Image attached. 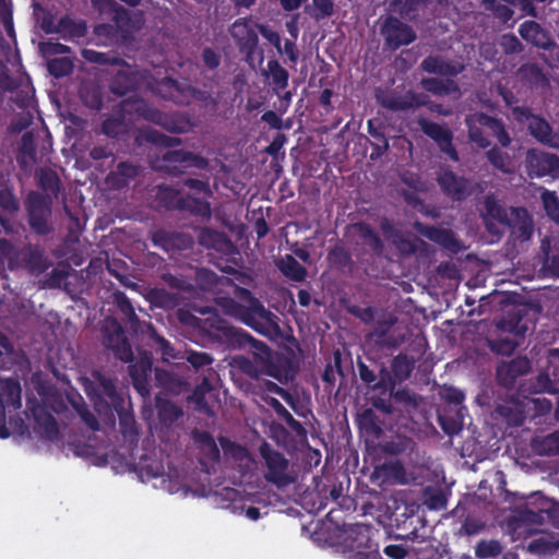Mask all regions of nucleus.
Instances as JSON below:
<instances>
[{"mask_svg":"<svg viewBox=\"0 0 559 559\" xmlns=\"http://www.w3.org/2000/svg\"><path fill=\"white\" fill-rule=\"evenodd\" d=\"M195 284L203 292H215L218 287L231 288L233 297L216 293L214 301L224 314L231 317L262 335H269L275 325L274 314L246 287L231 280L218 276L214 271L200 267L195 271Z\"/></svg>","mask_w":559,"mask_h":559,"instance_id":"1","label":"nucleus"},{"mask_svg":"<svg viewBox=\"0 0 559 559\" xmlns=\"http://www.w3.org/2000/svg\"><path fill=\"white\" fill-rule=\"evenodd\" d=\"M95 382L85 384V392L94 404L99 416L114 419L115 414L119 418V429L126 442L138 444L140 431L136 420L131 412L126 409L124 400L117 391L112 379L105 377L99 371L93 373Z\"/></svg>","mask_w":559,"mask_h":559,"instance_id":"2","label":"nucleus"},{"mask_svg":"<svg viewBox=\"0 0 559 559\" xmlns=\"http://www.w3.org/2000/svg\"><path fill=\"white\" fill-rule=\"evenodd\" d=\"M217 74L204 75L202 88H200L187 80L166 76L157 83V92L162 98L170 100L176 105L189 106L195 100L205 107H216L218 102L214 97L212 88L217 84Z\"/></svg>","mask_w":559,"mask_h":559,"instance_id":"3","label":"nucleus"},{"mask_svg":"<svg viewBox=\"0 0 559 559\" xmlns=\"http://www.w3.org/2000/svg\"><path fill=\"white\" fill-rule=\"evenodd\" d=\"M0 264H7L10 271L25 270L37 276L50 267L51 261L39 245L28 243L16 248L9 240L0 238Z\"/></svg>","mask_w":559,"mask_h":559,"instance_id":"4","label":"nucleus"},{"mask_svg":"<svg viewBox=\"0 0 559 559\" xmlns=\"http://www.w3.org/2000/svg\"><path fill=\"white\" fill-rule=\"evenodd\" d=\"M524 312V309L513 308L497 322L496 326L501 334L487 340V346L492 353L510 356L520 346L528 330L523 322Z\"/></svg>","mask_w":559,"mask_h":559,"instance_id":"5","label":"nucleus"},{"mask_svg":"<svg viewBox=\"0 0 559 559\" xmlns=\"http://www.w3.org/2000/svg\"><path fill=\"white\" fill-rule=\"evenodd\" d=\"M121 106L123 111H134L146 121L159 126L170 133L180 134L189 129V121L182 116L166 114L141 98L126 99Z\"/></svg>","mask_w":559,"mask_h":559,"instance_id":"6","label":"nucleus"},{"mask_svg":"<svg viewBox=\"0 0 559 559\" xmlns=\"http://www.w3.org/2000/svg\"><path fill=\"white\" fill-rule=\"evenodd\" d=\"M114 304L118 308L121 320L129 328V330L134 333H148L151 337L156 342L159 346L162 354L164 356H171L174 348L170 343L165 340L163 336L158 335L155 328L151 322L141 321L135 313L134 307L131 304L129 297L121 290H116L112 294Z\"/></svg>","mask_w":559,"mask_h":559,"instance_id":"7","label":"nucleus"},{"mask_svg":"<svg viewBox=\"0 0 559 559\" xmlns=\"http://www.w3.org/2000/svg\"><path fill=\"white\" fill-rule=\"evenodd\" d=\"M205 335L209 340L223 347L224 349H241L246 348L251 335L242 330L229 324L226 320L218 316L206 318Z\"/></svg>","mask_w":559,"mask_h":559,"instance_id":"8","label":"nucleus"},{"mask_svg":"<svg viewBox=\"0 0 559 559\" xmlns=\"http://www.w3.org/2000/svg\"><path fill=\"white\" fill-rule=\"evenodd\" d=\"M259 453L264 460L266 467L264 478L267 483L277 488H285L295 483L296 478L289 472V462L283 453L274 450L267 442L260 445Z\"/></svg>","mask_w":559,"mask_h":559,"instance_id":"9","label":"nucleus"},{"mask_svg":"<svg viewBox=\"0 0 559 559\" xmlns=\"http://www.w3.org/2000/svg\"><path fill=\"white\" fill-rule=\"evenodd\" d=\"M103 345L111 350L114 356L124 362L134 359L132 346L126 335L122 324L114 317H107L102 328Z\"/></svg>","mask_w":559,"mask_h":559,"instance_id":"10","label":"nucleus"},{"mask_svg":"<svg viewBox=\"0 0 559 559\" xmlns=\"http://www.w3.org/2000/svg\"><path fill=\"white\" fill-rule=\"evenodd\" d=\"M162 162L160 170L171 177L185 175L189 167L205 170L210 166L206 157L187 150H169L163 154Z\"/></svg>","mask_w":559,"mask_h":559,"instance_id":"11","label":"nucleus"},{"mask_svg":"<svg viewBox=\"0 0 559 559\" xmlns=\"http://www.w3.org/2000/svg\"><path fill=\"white\" fill-rule=\"evenodd\" d=\"M27 222L29 228L38 236H47L53 233L50 222V201L37 192H31L26 200Z\"/></svg>","mask_w":559,"mask_h":559,"instance_id":"12","label":"nucleus"},{"mask_svg":"<svg viewBox=\"0 0 559 559\" xmlns=\"http://www.w3.org/2000/svg\"><path fill=\"white\" fill-rule=\"evenodd\" d=\"M380 33L384 38L385 46L391 50H397L402 46H407L417 38L412 26L393 15L385 17Z\"/></svg>","mask_w":559,"mask_h":559,"instance_id":"13","label":"nucleus"},{"mask_svg":"<svg viewBox=\"0 0 559 559\" xmlns=\"http://www.w3.org/2000/svg\"><path fill=\"white\" fill-rule=\"evenodd\" d=\"M26 413H29L33 417L34 432L40 438L49 441H55L59 438L58 423L46 405L36 400H28Z\"/></svg>","mask_w":559,"mask_h":559,"instance_id":"14","label":"nucleus"},{"mask_svg":"<svg viewBox=\"0 0 559 559\" xmlns=\"http://www.w3.org/2000/svg\"><path fill=\"white\" fill-rule=\"evenodd\" d=\"M418 126L423 133L431 139L452 162L457 163L460 160L459 153L453 144V132L450 128L426 118H419Z\"/></svg>","mask_w":559,"mask_h":559,"instance_id":"15","label":"nucleus"},{"mask_svg":"<svg viewBox=\"0 0 559 559\" xmlns=\"http://www.w3.org/2000/svg\"><path fill=\"white\" fill-rule=\"evenodd\" d=\"M380 230L385 238L402 257H409L416 253L419 239L411 233L397 229L393 222L388 217L380 221Z\"/></svg>","mask_w":559,"mask_h":559,"instance_id":"16","label":"nucleus"},{"mask_svg":"<svg viewBox=\"0 0 559 559\" xmlns=\"http://www.w3.org/2000/svg\"><path fill=\"white\" fill-rule=\"evenodd\" d=\"M345 547L355 551L357 556L369 557L372 559H381L380 554L373 549V543L369 536V528L366 525L355 523L345 530Z\"/></svg>","mask_w":559,"mask_h":559,"instance_id":"17","label":"nucleus"},{"mask_svg":"<svg viewBox=\"0 0 559 559\" xmlns=\"http://www.w3.org/2000/svg\"><path fill=\"white\" fill-rule=\"evenodd\" d=\"M437 182L442 193L453 201H464L473 193L471 181L449 168L442 169L438 174Z\"/></svg>","mask_w":559,"mask_h":559,"instance_id":"18","label":"nucleus"},{"mask_svg":"<svg viewBox=\"0 0 559 559\" xmlns=\"http://www.w3.org/2000/svg\"><path fill=\"white\" fill-rule=\"evenodd\" d=\"M527 175L531 178H543L559 174V156L531 150L525 158Z\"/></svg>","mask_w":559,"mask_h":559,"instance_id":"19","label":"nucleus"},{"mask_svg":"<svg viewBox=\"0 0 559 559\" xmlns=\"http://www.w3.org/2000/svg\"><path fill=\"white\" fill-rule=\"evenodd\" d=\"M230 35L236 40L239 51L243 53L247 59L253 58L258 49L259 36L250 26L249 19H237L231 24Z\"/></svg>","mask_w":559,"mask_h":559,"instance_id":"20","label":"nucleus"},{"mask_svg":"<svg viewBox=\"0 0 559 559\" xmlns=\"http://www.w3.org/2000/svg\"><path fill=\"white\" fill-rule=\"evenodd\" d=\"M532 369L531 360L525 356H518L497 366L496 379L500 386L512 389L516 379L528 373Z\"/></svg>","mask_w":559,"mask_h":559,"instance_id":"21","label":"nucleus"},{"mask_svg":"<svg viewBox=\"0 0 559 559\" xmlns=\"http://www.w3.org/2000/svg\"><path fill=\"white\" fill-rule=\"evenodd\" d=\"M379 450L386 456L412 460V454L416 450L415 440L405 433H392L383 437L379 441Z\"/></svg>","mask_w":559,"mask_h":559,"instance_id":"22","label":"nucleus"},{"mask_svg":"<svg viewBox=\"0 0 559 559\" xmlns=\"http://www.w3.org/2000/svg\"><path fill=\"white\" fill-rule=\"evenodd\" d=\"M43 29L47 33L59 34L64 39H73L83 37L86 33V24L84 21H75L70 15L61 16L57 24L44 21Z\"/></svg>","mask_w":559,"mask_h":559,"instance_id":"23","label":"nucleus"},{"mask_svg":"<svg viewBox=\"0 0 559 559\" xmlns=\"http://www.w3.org/2000/svg\"><path fill=\"white\" fill-rule=\"evenodd\" d=\"M370 368L360 358L357 361V369L360 380L372 389H386L392 383L391 372L384 366L373 364Z\"/></svg>","mask_w":559,"mask_h":559,"instance_id":"24","label":"nucleus"},{"mask_svg":"<svg viewBox=\"0 0 559 559\" xmlns=\"http://www.w3.org/2000/svg\"><path fill=\"white\" fill-rule=\"evenodd\" d=\"M420 68L427 73L444 76L445 79H453L464 70V66L459 62L447 61L432 55L421 61Z\"/></svg>","mask_w":559,"mask_h":559,"instance_id":"25","label":"nucleus"},{"mask_svg":"<svg viewBox=\"0 0 559 559\" xmlns=\"http://www.w3.org/2000/svg\"><path fill=\"white\" fill-rule=\"evenodd\" d=\"M519 34L527 43L542 48L550 49L555 46L549 33L535 21H525L519 27Z\"/></svg>","mask_w":559,"mask_h":559,"instance_id":"26","label":"nucleus"},{"mask_svg":"<svg viewBox=\"0 0 559 559\" xmlns=\"http://www.w3.org/2000/svg\"><path fill=\"white\" fill-rule=\"evenodd\" d=\"M414 227L420 235L425 236L430 241H433L448 249H459V241L451 229L429 226L420 222H416Z\"/></svg>","mask_w":559,"mask_h":559,"instance_id":"27","label":"nucleus"},{"mask_svg":"<svg viewBox=\"0 0 559 559\" xmlns=\"http://www.w3.org/2000/svg\"><path fill=\"white\" fill-rule=\"evenodd\" d=\"M527 130L539 143L559 150V133L554 132L545 118L538 115L533 117V120L527 124Z\"/></svg>","mask_w":559,"mask_h":559,"instance_id":"28","label":"nucleus"},{"mask_svg":"<svg viewBox=\"0 0 559 559\" xmlns=\"http://www.w3.org/2000/svg\"><path fill=\"white\" fill-rule=\"evenodd\" d=\"M0 226L7 233L12 230L11 215L15 214L20 209V202L9 188L0 190Z\"/></svg>","mask_w":559,"mask_h":559,"instance_id":"29","label":"nucleus"},{"mask_svg":"<svg viewBox=\"0 0 559 559\" xmlns=\"http://www.w3.org/2000/svg\"><path fill=\"white\" fill-rule=\"evenodd\" d=\"M134 141L138 145L152 143L163 147H174L182 143L180 138L166 135L153 128L140 129L135 134Z\"/></svg>","mask_w":559,"mask_h":559,"instance_id":"30","label":"nucleus"},{"mask_svg":"<svg viewBox=\"0 0 559 559\" xmlns=\"http://www.w3.org/2000/svg\"><path fill=\"white\" fill-rule=\"evenodd\" d=\"M511 214L516 218L521 219L516 224L512 225L508 219L507 214L503 213V216H499L501 223H506L511 227L512 234L521 240H528L533 234L532 221L527 217V211L522 207H512Z\"/></svg>","mask_w":559,"mask_h":559,"instance_id":"31","label":"nucleus"},{"mask_svg":"<svg viewBox=\"0 0 559 559\" xmlns=\"http://www.w3.org/2000/svg\"><path fill=\"white\" fill-rule=\"evenodd\" d=\"M145 299L155 308L173 310L179 307L181 297L165 288L154 287L147 290Z\"/></svg>","mask_w":559,"mask_h":559,"instance_id":"32","label":"nucleus"},{"mask_svg":"<svg viewBox=\"0 0 559 559\" xmlns=\"http://www.w3.org/2000/svg\"><path fill=\"white\" fill-rule=\"evenodd\" d=\"M278 271L288 280L297 283L306 281L307 269L301 265L292 254H285L275 261Z\"/></svg>","mask_w":559,"mask_h":559,"instance_id":"33","label":"nucleus"},{"mask_svg":"<svg viewBox=\"0 0 559 559\" xmlns=\"http://www.w3.org/2000/svg\"><path fill=\"white\" fill-rule=\"evenodd\" d=\"M178 211H185L193 216L201 217L203 219H210L212 216L211 204L209 201L200 198L192 197L190 194H182Z\"/></svg>","mask_w":559,"mask_h":559,"instance_id":"34","label":"nucleus"},{"mask_svg":"<svg viewBox=\"0 0 559 559\" xmlns=\"http://www.w3.org/2000/svg\"><path fill=\"white\" fill-rule=\"evenodd\" d=\"M353 228L358 233L362 239L364 245L367 246L374 255L381 257L384 251V243L376 230L365 222H358L353 225Z\"/></svg>","mask_w":559,"mask_h":559,"instance_id":"35","label":"nucleus"},{"mask_svg":"<svg viewBox=\"0 0 559 559\" xmlns=\"http://www.w3.org/2000/svg\"><path fill=\"white\" fill-rule=\"evenodd\" d=\"M476 121L487 128L490 133L497 138L499 144L503 147H508L511 143V138L506 130L504 123L501 119L491 117L485 112H479Z\"/></svg>","mask_w":559,"mask_h":559,"instance_id":"36","label":"nucleus"},{"mask_svg":"<svg viewBox=\"0 0 559 559\" xmlns=\"http://www.w3.org/2000/svg\"><path fill=\"white\" fill-rule=\"evenodd\" d=\"M421 86L437 96H448L460 92V86L453 79L424 78Z\"/></svg>","mask_w":559,"mask_h":559,"instance_id":"37","label":"nucleus"},{"mask_svg":"<svg viewBox=\"0 0 559 559\" xmlns=\"http://www.w3.org/2000/svg\"><path fill=\"white\" fill-rule=\"evenodd\" d=\"M399 538L411 540L413 543L411 551L419 558L421 552H427V558L433 557L435 547L432 539L425 533H420L417 528H414L405 536H397Z\"/></svg>","mask_w":559,"mask_h":559,"instance_id":"38","label":"nucleus"},{"mask_svg":"<svg viewBox=\"0 0 559 559\" xmlns=\"http://www.w3.org/2000/svg\"><path fill=\"white\" fill-rule=\"evenodd\" d=\"M182 194L179 190L174 189L166 185H158L155 188L154 199L158 209L164 210H178L180 198Z\"/></svg>","mask_w":559,"mask_h":559,"instance_id":"39","label":"nucleus"},{"mask_svg":"<svg viewBox=\"0 0 559 559\" xmlns=\"http://www.w3.org/2000/svg\"><path fill=\"white\" fill-rule=\"evenodd\" d=\"M326 261L330 267L340 271H344L346 269L352 270L353 267L352 254L345 247L341 245H335L329 248L326 253Z\"/></svg>","mask_w":559,"mask_h":559,"instance_id":"40","label":"nucleus"},{"mask_svg":"<svg viewBox=\"0 0 559 559\" xmlns=\"http://www.w3.org/2000/svg\"><path fill=\"white\" fill-rule=\"evenodd\" d=\"M141 173V167L130 162H120L116 171L108 176V180H115L116 186L122 188L129 183L131 179L136 178Z\"/></svg>","mask_w":559,"mask_h":559,"instance_id":"41","label":"nucleus"},{"mask_svg":"<svg viewBox=\"0 0 559 559\" xmlns=\"http://www.w3.org/2000/svg\"><path fill=\"white\" fill-rule=\"evenodd\" d=\"M136 85V80L133 73L129 70H119L112 78L109 88L110 92L118 96H124L133 91Z\"/></svg>","mask_w":559,"mask_h":559,"instance_id":"42","label":"nucleus"},{"mask_svg":"<svg viewBox=\"0 0 559 559\" xmlns=\"http://www.w3.org/2000/svg\"><path fill=\"white\" fill-rule=\"evenodd\" d=\"M157 416L159 421L165 426H171L182 415V409L169 400H156Z\"/></svg>","mask_w":559,"mask_h":559,"instance_id":"43","label":"nucleus"},{"mask_svg":"<svg viewBox=\"0 0 559 559\" xmlns=\"http://www.w3.org/2000/svg\"><path fill=\"white\" fill-rule=\"evenodd\" d=\"M267 74L276 93L284 91L288 86L289 73L276 59L269 60Z\"/></svg>","mask_w":559,"mask_h":559,"instance_id":"44","label":"nucleus"},{"mask_svg":"<svg viewBox=\"0 0 559 559\" xmlns=\"http://www.w3.org/2000/svg\"><path fill=\"white\" fill-rule=\"evenodd\" d=\"M16 159L21 166H24L27 163H35L36 144L34 134L31 131H26L22 134Z\"/></svg>","mask_w":559,"mask_h":559,"instance_id":"45","label":"nucleus"},{"mask_svg":"<svg viewBox=\"0 0 559 559\" xmlns=\"http://www.w3.org/2000/svg\"><path fill=\"white\" fill-rule=\"evenodd\" d=\"M358 426L366 433L376 438H380L383 430L380 425L379 417L371 408L364 409L357 417Z\"/></svg>","mask_w":559,"mask_h":559,"instance_id":"46","label":"nucleus"},{"mask_svg":"<svg viewBox=\"0 0 559 559\" xmlns=\"http://www.w3.org/2000/svg\"><path fill=\"white\" fill-rule=\"evenodd\" d=\"M371 336L376 346L381 349H395L404 343L403 335L391 332L389 329L376 330Z\"/></svg>","mask_w":559,"mask_h":559,"instance_id":"47","label":"nucleus"},{"mask_svg":"<svg viewBox=\"0 0 559 559\" xmlns=\"http://www.w3.org/2000/svg\"><path fill=\"white\" fill-rule=\"evenodd\" d=\"M520 73L532 88H545L549 85L546 74L537 64H524L520 68Z\"/></svg>","mask_w":559,"mask_h":559,"instance_id":"48","label":"nucleus"},{"mask_svg":"<svg viewBox=\"0 0 559 559\" xmlns=\"http://www.w3.org/2000/svg\"><path fill=\"white\" fill-rule=\"evenodd\" d=\"M479 112L467 115L465 118V124L467 127L468 139L477 144L481 148H487L490 145V141L484 135L483 124H479L476 119Z\"/></svg>","mask_w":559,"mask_h":559,"instance_id":"49","label":"nucleus"},{"mask_svg":"<svg viewBox=\"0 0 559 559\" xmlns=\"http://www.w3.org/2000/svg\"><path fill=\"white\" fill-rule=\"evenodd\" d=\"M83 57L92 63H97L100 66H121L124 68H130V66L120 57L111 53V52H100L93 49H84Z\"/></svg>","mask_w":559,"mask_h":559,"instance_id":"50","label":"nucleus"},{"mask_svg":"<svg viewBox=\"0 0 559 559\" xmlns=\"http://www.w3.org/2000/svg\"><path fill=\"white\" fill-rule=\"evenodd\" d=\"M533 448L539 455L559 454V431L551 432L540 439L533 440Z\"/></svg>","mask_w":559,"mask_h":559,"instance_id":"51","label":"nucleus"},{"mask_svg":"<svg viewBox=\"0 0 559 559\" xmlns=\"http://www.w3.org/2000/svg\"><path fill=\"white\" fill-rule=\"evenodd\" d=\"M426 0H393L395 12L403 19L414 21L419 16Z\"/></svg>","mask_w":559,"mask_h":559,"instance_id":"52","label":"nucleus"},{"mask_svg":"<svg viewBox=\"0 0 559 559\" xmlns=\"http://www.w3.org/2000/svg\"><path fill=\"white\" fill-rule=\"evenodd\" d=\"M415 360L405 354H399L392 359V373L399 381H405L411 377L414 369Z\"/></svg>","mask_w":559,"mask_h":559,"instance_id":"53","label":"nucleus"},{"mask_svg":"<svg viewBox=\"0 0 559 559\" xmlns=\"http://www.w3.org/2000/svg\"><path fill=\"white\" fill-rule=\"evenodd\" d=\"M486 158L496 169L503 174H511V157L497 145L492 146L486 152Z\"/></svg>","mask_w":559,"mask_h":559,"instance_id":"54","label":"nucleus"},{"mask_svg":"<svg viewBox=\"0 0 559 559\" xmlns=\"http://www.w3.org/2000/svg\"><path fill=\"white\" fill-rule=\"evenodd\" d=\"M72 407L75 409L82 421L93 431L99 430V423L95 415L90 411L83 397L79 395L71 400Z\"/></svg>","mask_w":559,"mask_h":559,"instance_id":"55","label":"nucleus"},{"mask_svg":"<svg viewBox=\"0 0 559 559\" xmlns=\"http://www.w3.org/2000/svg\"><path fill=\"white\" fill-rule=\"evenodd\" d=\"M38 186L47 194L58 197L60 192V179L53 170L41 169L38 175Z\"/></svg>","mask_w":559,"mask_h":559,"instance_id":"56","label":"nucleus"},{"mask_svg":"<svg viewBox=\"0 0 559 559\" xmlns=\"http://www.w3.org/2000/svg\"><path fill=\"white\" fill-rule=\"evenodd\" d=\"M438 423L447 435L454 436L463 428V416L460 412H456L455 416H450L445 412L439 413Z\"/></svg>","mask_w":559,"mask_h":559,"instance_id":"57","label":"nucleus"},{"mask_svg":"<svg viewBox=\"0 0 559 559\" xmlns=\"http://www.w3.org/2000/svg\"><path fill=\"white\" fill-rule=\"evenodd\" d=\"M272 406L276 414L285 421V424L293 430L297 436H305L306 429L302 424L297 420L287 408L277 400H273Z\"/></svg>","mask_w":559,"mask_h":559,"instance_id":"58","label":"nucleus"},{"mask_svg":"<svg viewBox=\"0 0 559 559\" xmlns=\"http://www.w3.org/2000/svg\"><path fill=\"white\" fill-rule=\"evenodd\" d=\"M74 64L68 57L53 58L48 61V72L56 79L64 78L72 73Z\"/></svg>","mask_w":559,"mask_h":559,"instance_id":"59","label":"nucleus"},{"mask_svg":"<svg viewBox=\"0 0 559 559\" xmlns=\"http://www.w3.org/2000/svg\"><path fill=\"white\" fill-rule=\"evenodd\" d=\"M112 12V21L121 32L130 33L135 28L131 12L128 9L119 4H114Z\"/></svg>","mask_w":559,"mask_h":559,"instance_id":"60","label":"nucleus"},{"mask_svg":"<svg viewBox=\"0 0 559 559\" xmlns=\"http://www.w3.org/2000/svg\"><path fill=\"white\" fill-rule=\"evenodd\" d=\"M423 503L429 510H442L447 506V498L441 489L427 487L423 492Z\"/></svg>","mask_w":559,"mask_h":559,"instance_id":"61","label":"nucleus"},{"mask_svg":"<svg viewBox=\"0 0 559 559\" xmlns=\"http://www.w3.org/2000/svg\"><path fill=\"white\" fill-rule=\"evenodd\" d=\"M162 281L168 287L179 292L191 293L194 290L192 282L181 274L163 273Z\"/></svg>","mask_w":559,"mask_h":559,"instance_id":"62","label":"nucleus"},{"mask_svg":"<svg viewBox=\"0 0 559 559\" xmlns=\"http://www.w3.org/2000/svg\"><path fill=\"white\" fill-rule=\"evenodd\" d=\"M126 131L123 117H108L102 122V132L110 139H119Z\"/></svg>","mask_w":559,"mask_h":559,"instance_id":"63","label":"nucleus"},{"mask_svg":"<svg viewBox=\"0 0 559 559\" xmlns=\"http://www.w3.org/2000/svg\"><path fill=\"white\" fill-rule=\"evenodd\" d=\"M542 202L546 214L559 224V198L556 192L545 190L542 193Z\"/></svg>","mask_w":559,"mask_h":559,"instance_id":"64","label":"nucleus"}]
</instances>
